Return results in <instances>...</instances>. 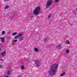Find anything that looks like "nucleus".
Returning <instances> with one entry per match:
<instances>
[{"label": "nucleus", "instance_id": "nucleus-20", "mask_svg": "<svg viewBox=\"0 0 77 77\" xmlns=\"http://www.w3.org/2000/svg\"><path fill=\"white\" fill-rule=\"evenodd\" d=\"M18 38H19L18 36V35H17L14 38L15 39H18Z\"/></svg>", "mask_w": 77, "mask_h": 77}, {"label": "nucleus", "instance_id": "nucleus-34", "mask_svg": "<svg viewBox=\"0 0 77 77\" xmlns=\"http://www.w3.org/2000/svg\"><path fill=\"white\" fill-rule=\"evenodd\" d=\"M1 60L0 59V61Z\"/></svg>", "mask_w": 77, "mask_h": 77}, {"label": "nucleus", "instance_id": "nucleus-33", "mask_svg": "<svg viewBox=\"0 0 77 77\" xmlns=\"http://www.w3.org/2000/svg\"><path fill=\"white\" fill-rule=\"evenodd\" d=\"M32 16L31 17V18H32Z\"/></svg>", "mask_w": 77, "mask_h": 77}, {"label": "nucleus", "instance_id": "nucleus-3", "mask_svg": "<svg viewBox=\"0 0 77 77\" xmlns=\"http://www.w3.org/2000/svg\"><path fill=\"white\" fill-rule=\"evenodd\" d=\"M41 61L39 60H37L35 62V65L37 67H38L41 66Z\"/></svg>", "mask_w": 77, "mask_h": 77}, {"label": "nucleus", "instance_id": "nucleus-22", "mask_svg": "<svg viewBox=\"0 0 77 77\" xmlns=\"http://www.w3.org/2000/svg\"><path fill=\"white\" fill-rule=\"evenodd\" d=\"M9 19L11 20H12V17H9Z\"/></svg>", "mask_w": 77, "mask_h": 77}, {"label": "nucleus", "instance_id": "nucleus-15", "mask_svg": "<svg viewBox=\"0 0 77 77\" xmlns=\"http://www.w3.org/2000/svg\"><path fill=\"white\" fill-rule=\"evenodd\" d=\"M21 68L22 69H24V66L23 65L21 66Z\"/></svg>", "mask_w": 77, "mask_h": 77}, {"label": "nucleus", "instance_id": "nucleus-17", "mask_svg": "<svg viewBox=\"0 0 77 77\" xmlns=\"http://www.w3.org/2000/svg\"><path fill=\"white\" fill-rule=\"evenodd\" d=\"M66 44H69V42L68 40L66 41Z\"/></svg>", "mask_w": 77, "mask_h": 77}, {"label": "nucleus", "instance_id": "nucleus-30", "mask_svg": "<svg viewBox=\"0 0 77 77\" xmlns=\"http://www.w3.org/2000/svg\"><path fill=\"white\" fill-rule=\"evenodd\" d=\"M8 38L9 39H11V38H10V37H8Z\"/></svg>", "mask_w": 77, "mask_h": 77}, {"label": "nucleus", "instance_id": "nucleus-23", "mask_svg": "<svg viewBox=\"0 0 77 77\" xmlns=\"http://www.w3.org/2000/svg\"><path fill=\"white\" fill-rule=\"evenodd\" d=\"M4 2H5L6 3V2H7L8 1V0H4Z\"/></svg>", "mask_w": 77, "mask_h": 77}, {"label": "nucleus", "instance_id": "nucleus-2", "mask_svg": "<svg viewBox=\"0 0 77 77\" xmlns=\"http://www.w3.org/2000/svg\"><path fill=\"white\" fill-rule=\"evenodd\" d=\"M40 10H41V8H40V7H37L33 11V14H35V15H38V14H39V13Z\"/></svg>", "mask_w": 77, "mask_h": 77}, {"label": "nucleus", "instance_id": "nucleus-8", "mask_svg": "<svg viewBox=\"0 0 77 77\" xmlns=\"http://www.w3.org/2000/svg\"><path fill=\"white\" fill-rule=\"evenodd\" d=\"M57 48L58 49H61L62 46L61 45H59L57 46Z\"/></svg>", "mask_w": 77, "mask_h": 77}, {"label": "nucleus", "instance_id": "nucleus-9", "mask_svg": "<svg viewBox=\"0 0 77 77\" xmlns=\"http://www.w3.org/2000/svg\"><path fill=\"white\" fill-rule=\"evenodd\" d=\"M1 42L2 43L4 42V40H5V38L1 37Z\"/></svg>", "mask_w": 77, "mask_h": 77}, {"label": "nucleus", "instance_id": "nucleus-24", "mask_svg": "<svg viewBox=\"0 0 77 77\" xmlns=\"http://www.w3.org/2000/svg\"><path fill=\"white\" fill-rule=\"evenodd\" d=\"M59 0H55V2H58Z\"/></svg>", "mask_w": 77, "mask_h": 77}, {"label": "nucleus", "instance_id": "nucleus-7", "mask_svg": "<svg viewBox=\"0 0 77 77\" xmlns=\"http://www.w3.org/2000/svg\"><path fill=\"white\" fill-rule=\"evenodd\" d=\"M23 40H24V37L22 36L19 38V41H21Z\"/></svg>", "mask_w": 77, "mask_h": 77}, {"label": "nucleus", "instance_id": "nucleus-27", "mask_svg": "<svg viewBox=\"0 0 77 77\" xmlns=\"http://www.w3.org/2000/svg\"><path fill=\"white\" fill-rule=\"evenodd\" d=\"M17 77H22V76L21 75H18L17 76Z\"/></svg>", "mask_w": 77, "mask_h": 77}, {"label": "nucleus", "instance_id": "nucleus-4", "mask_svg": "<svg viewBox=\"0 0 77 77\" xmlns=\"http://www.w3.org/2000/svg\"><path fill=\"white\" fill-rule=\"evenodd\" d=\"M52 3L53 1H52V0H49L48 1L47 4L46 5V8H48V6H50Z\"/></svg>", "mask_w": 77, "mask_h": 77}, {"label": "nucleus", "instance_id": "nucleus-11", "mask_svg": "<svg viewBox=\"0 0 77 77\" xmlns=\"http://www.w3.org/2000/svg\"><path fill=\"white\" fill-rule=\"evenodd\" d=\"M65 51L66 53H68L69 52V50L68 49H66L65 50Z\"/></svg>", "mask_w": 77, "mask_h": 77}, {"label": "nucleus", "instance_id": "nucleus-10", "mask_svg": "<svg viewBox=\"0 0 77 77\" xmlns=\"http://www.w3.org/2000/svg\"><path fill=\"white\" fill-rule=\"evenodd\" d=\"M34 50L35 51H36V52H38V51H39V50H38V48H35L34 49Z\"/></svg>", "mask_w": 77, "mask_h": 77}, {"label": "nucleus", "instance_id": "nucleus-12", "mask_svg": "<svg viewBox=\"0 0 77 77\" xmlns=\"http://www.w3.org/2000/svg\"><path fill=\"white\" fill-rule=\"evenodd\" d=\"M65 72H63V73L61 74L60 76H61V77L62 76H63L64 75H65Z\"/></svg>", "mask_w": 77, "mask_h": 77}, {"label": "nucleus", "instance_id": "nucleus-19", "mask_svg": "<svg viewBox=\"0 0 77 77\" xmlns=\"http://www.w3.org/2000/svg\"><path fill=\"white\" fill-rule=\"evenodd\" d=\"M17 42V40H13V42Z\"/></svg>", "mask_w": 77, "mask_h": 77}, {"label": "nucleus", "instance_id": "nucleus-29", "mask_svg": "<svg viewBox=\"0 0 77 77\" xmlns=\"http://www.w3.org/2000/svg\"><path fill=\"white\" fill-rule=\"evenodd\" d=\"M6 77H9V76L8 75H7L6 76Z\"/></svg>", "mask_w": 77, "mask_h": 77}, {"label": "nucleus", "instance_id": "nucleus-26", "mask_svg": "<svg viewBox=\"0 0 77 77\" xmlns=\"http://www.w3.org/2000/svg\"><path fill=\"white\" fill-rule=\"evenodd\" d=\"M44 42H45L47 41V38L45 39L44 40Z\"/></svg>", "mask_w": 77, "mask_h": 77}, {"label": "nucleus", "instance_id": "nucleus-6", "mask_svg": "<svg viewBox=\"0 0 77 77\" xmlns=\"http://www.w3.org/2000/svg\"><path fill=\"white\" fill-rule=\"evenodd\" d=\"M12 73V71L11 70H9L7 72V74L8 75H11Z\"/></svg>", "mask_w": 77, "mask_h": 77}, {"label": "nucleus", "instance_id": "nucleus-16", "mask_svg": "<svg viewBox=\"0 0 77 77\" xmlns=\"http://www.w3.org/2000/svg\"><path fill=\"white\" fill-rule=\"evenodd\" d=\"M8 8H9V6L8 5H6L5 6L4 8L5 9H8Z\"/></svg>", "mask_w": 77, "mask_h": 77}, {"label": "nucleus", "instance_id": "nucleus-31", "mask_svg": "<svg viewBox=\"0 0 77 77\" xmlns=\"http://www.w3.org/2000/svg\"><path fill=\"white\" fill-rule=\"evenodd\" d=\"M1 38H2V37H0V39H1Z\"/></svg>", "mask_w": 77, "mask_h": 77}, {"label": "nucleus", "instance_id": "nucleus-25", "mask_svg": "<svg viewBox=\"0 0 77 77\" xmlns=\"http://www.w3.org/2000/svg\"><path fill=\"white\" fill-rule=\"evenodd\" d=\"M3 68V66L2 65H0V68Z\"/></svg>", "mask_w": 77, "mask_h": 77}, {"label": "nucleus", "instance_id": "nucleus-28", "mask_svg": "<svg viewBox=\"0 0 77 77\" xmlns=\"http://www.w3.org/2000/svg\"><path fill=\"white\" fill-rule=\"evenodd\" d=\"M2 51V49L1 48V47H0V51Z\"/></svg>", "mask_w": 77, "mask_h": 77}, {"label": "nucleus", "instance_id": "nucleus-14", "mask_svg": "<svg viewBox=\"0 0 77 77\" xmlns=\"http://www.w3.org/2000/svg\"><path fill=\"white\" fill-rule=\"evenodd\" d=\"M22 35H23L21 33H19L18 34V37H21V36H22Z\"/></svg>", "mask_w": 77, "mask_h": 77}, {"label": "nucleus", "instance_id": "nucleus-13", "mask_svg": "<svg viewBox=\"0 0 77 77\" xmlns=\"http://www.w3.org/2000/svg\"><path fill=\"white\" fill-rule=\"evenodd\" d=\"M17 35V32H14L12 34L13 36H14V35Z\"/></svg>", "mask_w": 77, "mask_h": 77}, {"label": "nucleus", "instance_id": "nucleus-21", "mask_svg": "<svg viewBox=\"0 0 77 77\" xmlns=\"http://www.w3.org/2000/svg\"><path fill=\"white\" fill-rule=\"evenodd\" d=\"M51 17V14H49L48 16V18H50Z\"/></svg>", "mask_w": 77, "mask_h": 77}, {"label": "nucleus", "instance_id": "nucleus-18", "mask_svg": "<svg viewBox=\"0 0 77 77\" xmlns=\"http://www.w3.org/2000/svg\"><path fill=\"white\" fill-rule=\"evenodd\" d=\"M2 35H5V31H3L2 32Z\"/></svg>", "mask_w": 77, "mask_h": 77}, {"label": "nucleus", "instance_id": "nucleus-32", "mask_svg": "<svg viewBox=\"0 0 77 77\" xmlns=\"http://www.w3.org/2000/svg\"><path fill=\"white\" fill-rule=\"evenodd\" d=\"M2 61H3V60H2Z\"/></svg>", "mask_w": 77, "mask_h": 77}, {"label": "nucleus", "instance_id": "nucleus-5", "mask_svg": "<svg viewBox=\"0 0 77 77\" xmlns=\"http://www.w3.org/2000/svg\"><path fill=\"white\" fill-rule=\"evenodd\" d=\"M1 55L4 57L6 55V51H4L1 53Z\"/></svg>", "mask_w": 77, "mask_h": 77}, {"label": "nucleus", "instance_id": "nucleus-1", "mask_svg": "<svg viewBox=\"0 0 77 77\" xmlns=\"http://www.w3.org/2000/svg\"><path fill=\"white\" fill-rule=\"evenodd\" d=\"M57 65L56 64H52L51 66L50 70L48 71L49 74L51 76H53L56 73L57 68Z\"/></svg>", "mask_w": 77, "mask_h": 77}]
</instances>
